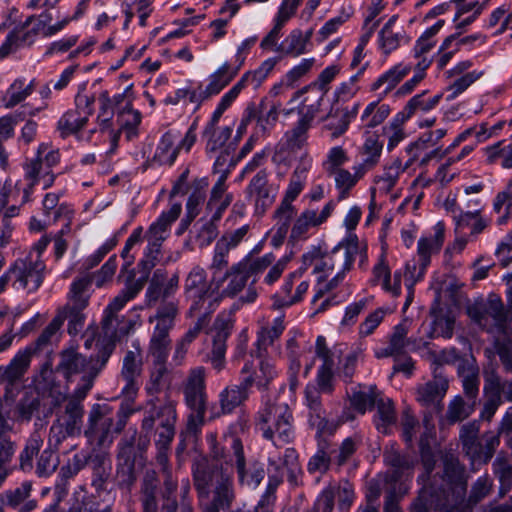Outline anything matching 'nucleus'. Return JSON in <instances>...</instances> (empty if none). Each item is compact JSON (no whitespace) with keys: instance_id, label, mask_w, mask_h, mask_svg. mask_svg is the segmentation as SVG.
I'll use <instances>...</instances> for the list:
<instances>
[{"instance_id":"obj_1","label":"nucleus","mask_w":512,"mask_h":512,"mask_svg":"<svg viewBox=\"0 0 512 512\" xmlns=\"http://www.w3.org/2000/svg\"><path fill=\"white\" fill-rule=\"evenodd\" d=\"M206 441L209 455L198 456L192 465L194 485L200 499H209L211 494L203 508L206 512L225 511L235 499L233 478L224 466L229 461L226 450L217 442L216 434H208Z\"/></svg>"},{"instance_id":"obj_2","label":"nucleus","mask_w":512,"mask_h":512,"mask_svg":"<svg viewBox=\"0 0 512 512\" xmlns=\"http://www.w3.org/2000/svg\"><path fill=\"white\" fill-rule=\"evenodd\" d=\"M113 352V345H102L97 357L86 358L74 351V347L66 348V376L82 373L80 383L70 397H66V435H79L82 431L84 407L82 402L93 386L94 379L106 365Z\"/></svg>"},{"instance_id":"obj_3","label":"nucleus","mask_w":512,"mask_h":512,"mask_svg":"<svg viewBox=\"0 0 512 512\" xmlns=\"http://www.w3.org/2000/svg\"><path fill=\"white\" fill-rule=\"evenodd\" d=\"M133 412L129 401L122 403L115 420L113 408L110 405L94 404L89 412L88 428L85 430L86 437L90 441H96L100 448L109 447L114 437L124 429Z\"/></svg>"},{"instance_id":"obj_4","label":"nucleus","mask_w":512,"mask_h":512,"mask_svg":"<svg viewBox=\"0 0 512 512\" xmlns=\"http://www.w3.org/2000/svg\"><path fill=\"white\" fill-rule=\"evenodd\" d=\"M255 425L262 437L275 447L288 444L295 437L292 413L283 402H265L257 412Z\"/></svg>"},{"instance_id":"obj_5","label":"nucleus","mask_w":512,"mask_h":512,"mask_svg":"<svg viewBox=\"0 0 512 512\" xmlns=\"http://www.w3.org/2000/svg\"><path fill=\"white\" fill-rule=\"evenodd\" d=\"M178 311L176 302H165L158 307L155 316L149 318V322H156L148 346V354L153 362L167 361L171 347L169 333L175 326Z\"/></svg>"},{"instance_id":"obj_6","label":"nucleus","mask_w":512,"mask_h":512,"mask_svg":"<svg viewBox=\"0 0 512 512\" xmlns=\"http://www.w3.org/2000/svg\"><path fill=\"white\" fill-rule=\"evenodd\" d=\"M357 253L358 245L356 243L338 245L330 253L325 255H322L319 249H313L303 255V266L301 270H306L309 266H312V273L317 275V278L319 276L326 278L336 267L350 270Z\"/></svg>"},{"instance_id":"obj_7","label":"nucleus","mask_w":512,"mask_h":512,"mask_svg":"<svg viewBox=\"0 0 512 512\" xmlns=\"http://www.w3.org/2000/svg\"><path fill=\"white\" fill-rule=\"evenodd\" d=\"M146 413L147 415L142 421V428L151 431L154 428L155 421L159 420L156 446L158 449L168 450L175 435L176 402L170 398H165L157 405L154 400H150Z\"/></svg>"},{"instance_id":"obj_8","label":"nucleus","mask_w":512,"mask_h":512,"mask_svg":"<svg viewBox=\"0 0 512 512\" xmlns=\"http://www.w3.org/2000/svg\"><path fill=\"white\" fill-rule=\"evenodd\" d=\"M182 210L180 203H174L169 210L163 211L160 216L149 226L146 232L148 241L144 258L141 261L143 269L149 272L157 263L162 243L170 235V227L177 220Z\"/></svg>"},{"instance_id":"obj_9","label":"nucleus","mask_w":512,"mask_h":512,"mask_svg":"<svg viewBox=\"0 0 512 512\" xmlns=\"http://www.w3.org/2000/svg\"><path fill=\"white\" fill-rule=\"evenodd\" d=\"M185 403L191 413L188 417L187 429L196 433L204 424L206 412L205 369H191L183 389Z\"/></svg>"},{"instance_id":"obj_10","label":"nucleus","mask_w":512,"mask_h":512,"mask_svg":"<svg viewBox=\"0 0 512 512\" xmlns=\"http://www.w3.org/2000/svg\"><path fill=\"white\" fill-rule=\"evenodd\" d=\"M184 294L191 302L189 315L197 312L210 313L214 309L216 296L207 281L206 271L200 266H194L185 279Z\"/></svg>"},{"instance_id":"obj_11","label":"nucleus","mask_w":512,"mask_h":512,"mask_svg":"<svg viewBox=\"0 0 512 512\" xmlns=\"http://www.w3.org/2000/svg\"><path fill=\"white\" fill-rule=\"evenodd\" d=\"M229 461L228 467H234L237 473V480L240 486L256 489L265 477L263 464L258 461L247 462L241 440L237 437H230V448L226 451Z\"/></svg>"},{"instance_id":"obj_12","label":"nucleus","mask_w":512,"mask_h":512,"mask_svg":"<svg viewBox=\"0 0 512 512\" xmlns=\"http://www.w3.org/2000/svg\"><path fill=\"white\" fill-rule=\"evenodd\" d=\"M91 281L88 277H79L70 285V291L66 300V320H68L67 332L72 337L82 332L86 320L84 313L90 298Z\"/></svg>"},{"instance_id":"obj_13","label":"nucleus","mask_w":512,"mask_h":512,"mask_svg":"<svg viewBox=\"0 0 512 512\" xmlns=\"http://www.w3.org/2000/svg\"><path fill=\"white\" fill-rule=\"evenodd\" d=\"M45 264L39 257L34 258L33 252L25 257L16 259L10 265V273H14L12 287L15 290H26L35 292L44 279Z\"/></svg>"},{"instance_id":"obj_14","label":"nucleus","mask_w":512,"mask_h":512,"mask_svg":"<svg viewBox=\"0 0 512 512\" xmlns=\"http://www.w3.org/2000/svg\"><path fill=\"white\" fill-rule=\"evenodd\" d=\"M467 312L473 322L487 330H489V318L492 319L493 326L498 330H502L507 321L503 303L495 295H490L487 301L473 303L467 308Z\"/></svg>"},{"instance_id":"obj_15","label":"nucleus","mask_w":512,"mask_h":512,"mask_svg":"<svg viewBox=\"0 0 512 512\" xmlns=\"http://www.w3.org/2000/svg\"><path fill=\"white\" fill-rule=\"evenodd\" d=\"M48 149L47 143H41L38 146L36 156L27 159L23 164L24 179L27 181L26 187L23 189L22 202H27L33 188L43 181V187L47 188L52 185L54 175L51 170H47L43 163V154Z\"/></svg>"},{"instance_id":"obj_16","label":"nucleus","mask_w":512,"mask_h":512,"mask_svg":"<svg viewBox=\"0 0 512 512\" xmlns=\"http://www.w3.org/2000/svg\"><path fill=\"white\" fill-rule=\"evenodd\" d=\"M278 187L269 183L265 169L259 170L250 180L246 193L255 207V213L262 215L274 203Z\"/></svg>"},{"instance_id":"obj_17","label":"nucleus","mask_w":512,"mask_h":512,"mask_svg":"<svg viewBox=\"0 0 512 512\" xmlns=\"http://www.w3.org/2000/svg\"><path fill=\"white\" fill-rule=\"evenodd\" d=\"M134 350L125 353L120 372V380L124 382L121 394L128 400L133 399L140 387L142 372V355L139 343H133Z\"/></svg>"},{"instance_id":"obj_18","label":"nucleus","mask_w":512,"mask_h":512,"mask_svg":"<svg viewBox=\"0 0 512 512\" xmlns=\"http://www.w3.org/2000/svg\"><path fill=\"white\" fill-rule=\"evenodd\" d=\"M232 323L226 317L218 316L210 330L212 350L208 355L213 368L221 371L225 366L226 341L231 334Z\"/></svg>"},{"instance_id":"obj_19","label":"nucleus","mask_w":512,"mask_h":512,"mask_svg":"<svg viewBox=\"0 0 512 512\" xmlns=\"http://www.w3.org/2000/svg\"><path fill=\"white\" fill-rule=\"evenodd\" d=\"M447 377L436 369L431 381L417 388V401L425 407H434L437 412L442 410V399L448 390Z\"/></svg>"},{"instance_id":"obj_20","label":"nucleus","mask_w":512,"mask_h":512,"mask_svg":"<svg viewBox=\"0 0 512 512\" xmlns=\"http://www.w3.org/2000/svg\"><path fill=\"white\" fill-rule=\"evenodd\" d=\"M178 285L179 276L177 274L165 281L163 272L156 270L145 294L148 305H152L160 299L162 300L161 305L165 302H176L178 304L177 301L168 300L176 293Z\"/></svg>"},{"instance_id":"obj_21","label":"nucleus","mask_w":512,"mask_h":512,"mask_svg":"<svg viewBox=\"0 0 512 512\" xmlns=\"http://www.w3.org/2000/svg\"><path fill=\"white\" fill-rule=\"evenodd\" d=\"M285 330L284 316H277L271 323L263 324L256 334V341L250 352L251 357L262 358L266 356L267 349L279 339Z\"/></svg>"},{"instance_id":"obj_22","label":"nucleus","mask_w":512,"mask_h":512,"mask_svg":"<svg viewBox=\"0 0 512 512\" xmlns=\"http://www.w3.org/2000/svg\"><path fill=\"white\" fill-rule=\"evenodd\" d=\"M61 361L53 368L52 356L47 355V360L41 367L40 378L43 388L49 390V395L52 398L51 404L58 407L64 401V395L60 391V381H57V375L63 373L64 369V351L59 353Z\"/></svg>"},{"instance_id":"obj_23","label":"nucleus","mask_w":512,"mask_h":512,"mask_svg":"<svg viewBox=\"0 0 512 512\" xmlns=\"http://www.w3.org/2000/svg\"><path fill=\"white\" fill-rule=\"evenodd\" d=\"M334 208L335 202L329 201L319 213L312 209L302 212L292 227L291 237L299 239L306 234L309 228L321 225L330 217Z\"/></svg>"},{"instance_id":"obj_24","label":"nucleus","mask_w":512,"mask_h":512,"mask_svg":"<svg viewBox=\"0 0 512 512\" xmlns=\"http://www.w3.org/2000/svg\"><path fill=\"white\" fill-rule=\"evenodd\" d=\"M259 359L258 369H254L252 363L247 361L241 369V375L244 379L251 380V386L255 384L258 389H267L270 382L277 376V370L266 356Z\"/></svg>"},{"instance_id":"obj_25","label":"nucleus","mask_w":512,"mask_h":512,"mask_svg":"<svg viewBox=\"0 0 512 512\" xmlns=\"http://www.w3.org/2000/svg\"><path fill=\"white\" fill-rule=\"evenodd\" d=\"M93 102L94 97L87 91V84H80L78 92L75 95V106L78 118L72 120L71 116H69V119H66V132H74L84 126L89 115H91L93 111Z\"/></svg>"},{"instance_id":"obj_26","label":"nucleus","mask_w":512,"mask_h":512,"mask_svg":"<svg viewBox=\"0 0 512 512\" xmlns=\"http://www.w3.org/2000/svg\"><path fill=\"white\" fill-rule=\"evenodd\" d=\"M251 388V380L244 379L240 384L227 386L219 394V401L221 410L224 414L231 413L236 407L243 404L249 397V391Z\"/></svg>"},{"instance_id":"obj_27","label":"nucleus","mask_w":512,"mask_h":512,"mask_svg":"<svg viewBox=\"0 0 512 512\" xmlns=\"http://www.w3.org/2000/svg\"><path fill=\"white\" fill-rule=\"evenodd\" d=\"M428 91L424 90L411 97L404 108L398 112V120L407 121L417 113H428L435 109L442 99V93L427 97Z\"/></svg>"},{"instance_id":"obj_28","label":"nucleus","mask_w":512,"mask_h":512,"mask_svg":"<svg viewBox=\"0 0 512 512\" xmlns=\"http://www.w3.org/2000/svg\"><path fill=\"white\" fill-rule=\"evenodd\" d=\"M359 104H354L351 108L348 107H332L328 115V124L326 128L331 131V139H337L343 135L351 121L357 116Z\"/></svg>"},{"instance_id":"obj_29","label":"nucleus","mask_w":512,"mask_h":512,"mask_svg":"<svg viewBox=\"0 0 512 512\" xmlns=\"http://www.w3.org/2000/svg\"><path fill=\"white\" fill-rule=\"evenodd\" d=\"M35 35L36 32L34 30L27 28V23L15 27L8 33L6 39L0 46V59H5L16 53L21 47L30 45Z\"/></svg>"},{"instance_id":"obj_30","label":"nucleus","mask_w":512,"mask_h":512,"mask_svg":"<svg viewBox=\"0 0 512 512\" xmlns=\"http://www.w3.org/2000/svg\"><path fill=\"white\" fill-rule=\"evenodd\" d=\"M413 66L410 63L400 62L385 73L372 84L371 89L376 91L383 88L380 98L385 97L391 92L412 70Z\"/></svg>"},{"instance_id":"obj_31","label":"nucleus","mask_w":512,"mask_h":512,"mask_svg":"<svg viewBox=\"0 0 512 512\" xmlns=\"http://www.w3.org/2000/svg\"><path fill=\"white\" fill-rule=\"evenodd\" d=\"M444 243V225L438 222L433 227V233L422 236L418 240L417 252L424 267L430 263L433 254L439 253Z\"/></svg>"},{"instance_id":"obj_32","label":"nucleus","mask_w":512,"mask_h":512,"mask_svg":"<svg viewBox=\"0 0 512 512\" xmlns=\"http://www.w3.org/2000/svg\"><path fill=\"white\" fill-rule=\"evenodd\" d=\"M33 350L34 347H26L19 351L7 366L0 367V377L9 383L20 380L26 373L32 356L35 355Z\"/></svg>"},{"instance_id":"obj_33","label":"nucleus","mask_w":512,"mask_h":512,"mask_svg":"<svg viewBox=\"0 0 512 512\" xmlns=\"http://www.w3.org/2000/svg\"><path fill=\"white\" fill-rule=\"evenodd\" d=\"M383 144L376 137H368L361 149L362 160L353 166L358 177H362L367 171L373 169L380 161Z\"/></svg>"},{"instance_id":"obj_34","label":"nucleus","mask_w":512,"mask_h":512,"mask_svg":"<svg viewBox=\"0 0 512 512\" xmlns=\"http://www.w3.org/2000/svg\"><path fill=\"white\" fill-rule=\"evenodd\" d=\"M8 425L0 415V483H4L12 471L11 462L15 453V444L6 435Z\"/></svg>"},{"instance_id":"obj_35","label":"nucleus","mask_w":512,"mask_h":512,"mask_svg":"<svg viewBox=\"0 0 512 512\" xmlns=\"http://www.w3.org/2000/svg\"><path fill=\"white\" fill-rule=\"evenodd\" d=\"M443 479L451 485V488L457 493L458 497L462 498L465 495L467 483L464 470L453 456H446L444 458Z\"/></svg>"},{"instance_id":"obj_36","label":"nucleus","mask_w":512,"mask_h":512,"mask_svg":"<svg viewBox=\"0 0 512 512\" xmlns=\"http://www.w3.org/2000/svg\"><path fill=\"white\" fill-rule=\"evenodd\" d=\"M321 393L315 385L308 384L305 388V405L309 409L311 425L324 429L328 424V420L324 417Z\"/></svg>"},{"instance_id":"obj_37","label":"nucleus","mask_w":512,"mask_h":512,"mask_svg":"<svg viewBox=\"0 0 512 512\" xmlns=\"http://www.w3.org/2000/svg\"><path fill=\"white\" fill-rule=\"evenodd\" d=\"M334 452H336V450L327 439H319L317 442V450L308 461V472L320 474L327 472L334 459Z\"/></svg>"},{"instance_id":"obj_38","label":"nucleus","mask_w":512,"mask_h":512,"mask_svg":"<svg viewBox=\"0 0 512 512\" xmlns=\"http://www.w3.org/2000/svg\"><path fill=\"white\" fill-rule=\"evenodd\" d=\"M191 239L200 248L209 246L218 236V222L212 218L202 217L196 221L191 230Z\"/></svg>"},{"instance_id":"obj_39","label":"nucleus","mask_w":512,"mask_h":512,"mask_svg":"<svg viewBox=\"0 0 512 512\" xmlns=\"http://www.w3.org/2000/svg\"><path fill=\"white\" fill-rule=\"evenodd\" d=\"M102 332L107 342L104 345L112 344L124 335H127L131 329V323L120 320L118 315L103 312L101 321Z\"/></svg>"},{"instance_id":"obj_40","label":"nucleus","mask_w":512,"mask_h":512,"mask_svg":"<svg viewBox=\"0 0 512 512\" xmlns=\"http://www.w3.org/2000/svg\"><path fill=\"white\" fill-rule=\"evenodd\" d=\"M31 483L23 482L19 487L13 490H7L4 493L6 504L19 512H30L35 509L36 501L27 500L31 492Z\"/></svg>"},{"instance_id":"obj_41","label":"nucleus","mask_w":512,"mask_h":512,"mask_svg":"<svg viewBox=\"0 0 512 512\" xmlns=\"http://www.w3.org/2000/svg\"><path fill=\"white\" fill-rule=\"evenodd\" d=\"M256 108L258 111L254 119L257 120V132L266 135L278 119L280 104H270L267 98H263Z\"/></svg>"},{"instance_id":"obj_42","label":"nucleus","mask_w":512,"mask_h":512,"mask_svg":"<svg viewBox=\"0 0 512 512\" xmlns=\"http://www.w3.org/2000/svg\"><path fill=\"white\" fill-rule=\"evenodd\" d=\"M377 413L374 417V424L377 430L383 434H388L396 424V413L393 402L389 398L380 396L376 402Z\"/></svg>"},{"instance_id":"obj_43","label":"nucleus","mask_w":512,"mask_h":512,"mask_svg":"<svg viewBox=\"0 0 512 512\" xmlns=\"http://www.w3.org/2000/svg\"><path fill=\"white\" fill-rule=\"evenodd\" d=\"M145 279L132 280L109 302L104 309L105 313L116 314L124 308L130 300L134 299L143 289Z\"/></svg>"},{"instance_id":"obj_44","label":"nucleus","mask_w":512,"mask_h":512,"mask_svg":"<svg viewBox=\"0 0 512 512\" xmlns=\"http://www.w3.org/2000/svg\"><path fill=\"white\" fill-rule=\"evenodd\" d=\"M317 105H310V113L299 114L300 117L295 126L285 133V138L288 145L292 148H300L307 138V132L313 121V112L316 110Z\"/></svg>"},{"instance_id":"obj_45","label":"nucleus","mask_w":512,"mask_h":512,"mask_svg":"<svg viewBox=\"0 0 512 512\" xmlns=\"http://www.w3.org/2000/svg\"><path fill=\"white\" fill-rule=\"evenodd\" d=\"M177 138L173 132H166L157 145L153 160L159 165H172L179 151V147L175 146Z\"/></svg>"},{"instance_id":"obj_46","label":"nucleus","mask_w":512,"mask_h":512,"mask_svg":"<svg viewBox=\"0 0 512 512\" xmlns=\"http://www.w3.org/2000/svg\"><path fill=\"white\" fill-rule=\"evenodd\" d=\"M93 469L92 485L97 489H103L111 474V461L108 454L99 451L91 455Z\"/></svg>"},{"instance_id":"obj_47","label":"nucleus","mask_w":512,"mask_h":512,"mask_svg":"<svg viewBox=\"0 0 512 512\" xmlns=\"http://www.w3.org/2000/svg\"><path fill=\"white\" fill-rule=\"evenodd\" d=\"M272 253H267L261 257L253 258L250 254L238 262L248 279L253 278L252 283L262 274L274 261Z\"/></svg>"},{"instance_id":"obj_48","label":"nucleus","mask_w":512,"mask_h":512,"mask_svg":"<svg viewBox=\"0 0 512 512\" xmlns=\"http://www.w3.org/2000/svg\"><path fill=\"white\" fill-rule=\"evenodd\" d=\"M239 70L231 68L228 62L223 63L214 73L209 76V83L205 87L206 92L211 96L217 95L229 84Z\"/></svg>"},{"instance_id":"obj_49","label":"nucleus","mask_w":512,"mask_h":512,"mask_svg":"<svg viewBox=\"0 0 512 512\" xmlns=\"http://www.w3.org/2000/svg\"><path fill=\"white\" fill-rule=\"evenodd\" d=\"M500 444L499 435L494 432L485 433L476 447V454H472L473 463H487Z\"/></svg>"},{"instance_id":"obj_50","label":"nucleus","mask_w":512,"mask_h":512,"mask_svg":"<svg viewBox=\"0 0 512 512\" xmlns=\"http://www.w3.org/2000/svg\"><path fill=\"white\" fill-rule=\"evenodd\" d=\"M403 172L405 167H402L401 160L394 159L390 165L385 166L383 173L375 178L379 190L385 193L390 192Z\"/></svg>"},{"instance_id":"obj_51","label":"nucleus","mask_w":512,"mask_h":512,"mask_svg":"<svg viewBox=\"0 0 512 512\" xmlns=\"http://www.w3.org/2000/svg\"><path fill=\"white\" fill-rule=\"evenodd\" d=\"M228 280L222 294L227 297H234L243 290L249 280L238 263L233 264L225 273Z\"/></svg>"},{"instance_id":"obj_52","label":"nucleus","mask_w":512,"mask_h":512,"mask_svg":"<svg viewBox=\"0 0 512 512\" xmlns=\"http://www.w3.org/2000/svg\"><path fill=\"white\" fill-rule=\"evenodd\" d=\"M34 89V80L26 84L24 80H15L3 98L6 108H12L24 101Z\"/></svg>"},{"instance_id":"obj_53","label":"nucleus","mask_w":512,"mask_h":512,"mask_svg":"<svg viewBox=\"0 0 512 512\" xmlns=\"http://www.w3.org/2000/svg\"><path fill=\"white\" fill-rule=\"evenodd\" d=\"M390 114V107L379 105L378 101L369 103L361 115V121L367 128H375L382 124Z\"/></svg>"},{"instance_id":"obj_54","label":"nucleus","mask_w":512,"mask_h":512,"mask_svg":"<svg viewBox=\"0 0 512 512\" xmlns=\"http://www.w3.org/2000/svg\"><path fill=\"white\" fill-rule=\"evenodd\" d=\"M307 93V96L301 102V106L299 108V114L302 113H310V105H317L316 110L313 112V118L318 113L321 102L326 94V89L319 88L317 85H313L312 83L302 90L296 93L295 97H298L301 94Z\"/></svg>"},{"instance_id":"obj_55","label":"nucleus","mask_w":512,"mask_h":512,"mask_svg":"<svg viewBox=\"0 0 512 512\" xmlns=\"http://www.w3.org/2000/svg\"><path fill=\"white\" fill-rule=\"evenodd\" d=\"M306 47L307 45L305 44V40H303L302 31L295 29L291 31L282 44L276 48V52L297 57L307 51Z\"/></svg>"},{"instance_id":"obj_56","label":"nucleus","mask_w":512,"mask_h":512,"mask_svg":"<svg viewBox=\"0 0 512 512\" xmlns=\"http://www.w3.org/2000/svg\"><path fill=\"white\" fill-rule=\"evenodd\" d=\"M380 398V393L376 387L370 386L366 390L354 392L351 397V405L359 413L364 414L368 409L376 404Z\"/></svg>"},{"instance_id":"obj_57","label":"nucleus","mask_w":512,"mask_h":512,"mask_svg":"<svg viewBox=\"0 0 512 512\" xmlns=\"http://www.w3.org/2000/svg\"><path fill=\"white\" fill-rule=\"evenodd\" d=\"M479 428L477 421L467 423L461 427L460 440L469 458H471L472 454H476V447L480 442L478 438Z\"/></svg>"},{"instance_id":"obj_58","label":"nucleus","mask_w":512,"mask_h":512,"mask_svg":"<svg viewBox=\"0 0 512 512\" xmlns=\"http://www.w3.org/2000/svg\"><path fill=\"white\" fill-rule=\"evenodd\" d=\"M64 230L61 229L55 234H45L40 240L34 244L32 251L34 258L37 256L40 258L41 253L46 249L48 244L53 241L54 242V250L55 256L57 259L61 258L64 253V239H63Z\"/></svg>"},{"instance_id":"obj_59","label":"nucleus","mask_w":512,"mask_h":512,"mask_svg":"<svg viewBox=\"0 0 512 512\" xmlns=\"http://www.w3.org/2000/svg\"><path fill=\"white\" fill-rule=\"evenodd\" d=\"M295 214L292 201L282 199L280 206L275 211L277 235L283 238L289 229L290 222Z\"/></svg>"},{"instance_id":"obj_60","label":"nucleus","mask_w":512,"mask_h":512,"mask_svg":"<svg viewBox=\"0 0 512 512\" xmlns=\"http://www.w3.org/2000/svg\"><path fill=\"white\" fill-rule=\"evenodd\" d=\"M43 440L41 436L35 432L31 434L27 440L25 448L20 454V468L23 471L31 470L33 467V457L38 454Z\"/></svg>"},{"instance_id":"obj_61","label":"nucleus","mask_w":512,"mask_h":512,"mask_svg":"<svg viewBox=\"0 0 512 512\" xmlns=\"http://www.w3.org/2000/svg\"><path fill=\"white\" fill-rule=\"evenodd\" d=\"M63 320L61 315L56 316L52 322L44 329L37 340L30 344L28 347H34L33 353L36 354L39 350L51 344L54 339H58V331L62 326Z\"/></svg>"},{"instance_id":"obj_62","label":"nucleus","mask_w":512,"mask_h":512,"mask_svg":"<svg viewBox=\"0 0 512 512\" xmlns=\"http://www.w3.org/2000/svg\"><path fill=\"white\" fill-rule=\"evenodd\" d=\"M473 412V406L467 405L461 396H456L448 405L445 421L449 424L462 421Z\"/></svg>"},{"instance_id":"obj_63","label":"nucleus","mask_w":512,"mask_h":512,"mask_svg":"<svg viewBox=\"0 0 512 512\" xmlns=\"http://www.w3.org/2000/svg\"><path fill=\"white\" fill-rule=\"evenodd\" d=\"M387 313L388 309L382 307L369 313L358 327L359 338H366L372 335L382 323Z\"/></svg>"},{"instance_id":"obj_64","label":"nucleus","mask_w":512,"mask_h":512,"mask_svg":"<svg viewBox=\"0 0 512 512\" xmlns=\"http://www.w3.org/2000/svg\"><path fill=\"white\" fill-rule=\"evenodd\" d=\"M409 326L407 321H402L393 328V332L390 336L389 345L401 356L408 352V337Z\"/></svg>"}]
</instances>
